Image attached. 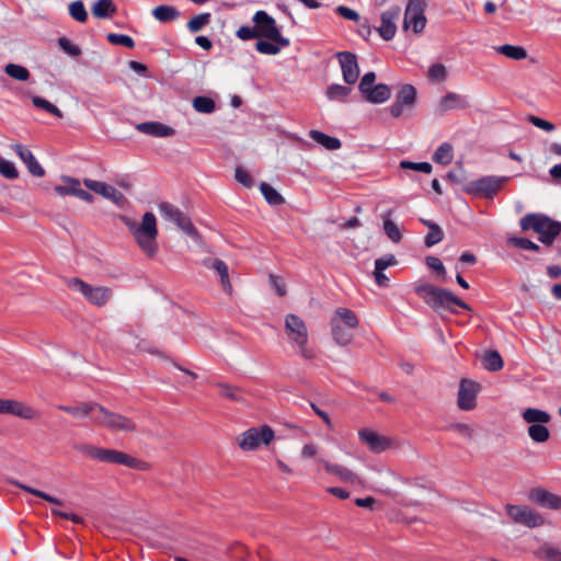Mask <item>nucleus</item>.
<instances>
[{
	"label": "nucleus",
	"instance_id": "1",
	"mask_svg": "<svg viewBox=\"0 0 561 561\" xmlns=\"http://www.w3.org/2000/svg\"><path fill=\"white\" fill-rule=\"evenodd\" d=\"M123 221L135 238L138 247L149 257H153L158 252V228L156 216L147 211L144 214L141 222L123 217Z\"/></svg>",
	"mask_w": 561,
	"mask_h": 561
},
{
	"label": "nucleus",
	"instance_id": "2",
	"mask_svg": "<svg viewBox=\"0 0 561 561\" xmlns=\"http://www.w3.org/2000/svg\"><path fill=\"white\" fill-rule=\"evenodd\" d=\"M415 293L436 312L449 311L456 313L455 306L465 310H471L468 304L445 288H438L431 284H422L415 287Z\"/></svg>",
	"mask_w": 561,
	"mask_h": 561
},
{
	"label": "nucleus",
	"instance_id": "3",
	"mask_svg": "<svg viewBox=\"0 0 561 561\" xmlns=\"http://www.w3.org/2000/svg\"><path fill=\"white\" fill-rule=\"evenodd\" d=\"M519 226L523 231L533 230L538 233V240L547 247H551L561 234V222L541 213L526 214L520 218Z\"/></svg>",
	"mask_w": 561,
	"mask_h": 561
},
{
	"label": "nucleus",
	"instance_id": "4",
	"mask_svg": "<svg viewBox=\"0 0 561 561\" xmlns=\"http://www.w3.org/2000/svg\"><path fill=\"white\" fill-rule=\"evenodd\" d=\"M77 449L90 459L101 462L123 465L137 470H146L148 468L147 462L116 449H107L93 445H81L77 447Z\"/></svg>",
	"mask_w": 561,
	"mask_h": 561
},
{
	"label": "nucleus",
	"instance_id": "5",
	"mask_svg": "<svg viewBox=\"0 0 561 561\" xmlns=\"http://www.w3.org/2000/svg\"><path fill=\"white\" fill-rule=\"evenodd\" d=\"M285 332L288 339L299 348V353L304 358H314V351L307 347L309 336L307 325L299 316L294 313L286 316Z\"/></svg>",
	"mask_w": 561,
	"mask_h": 561
},
{
	"label": "nucleus",
	"instance_id": "6",
	"mask_svg": "<svg viewBox=\"0 0 561 561\" xmlns=\"http://www.w3.org/2000/svg\"><path fill=\"white\" fill-rule=\"evenodd\" d=\"M93 424L105 427L111 432L134 433L137 431L136 422L121 413L105 409L100 404L98 414L92 417Z\"/></svg>",
	"mask_w": 561,
	"mask_h": 561
},
{
	"label": "nucleus",
	"instance_id": "7",
	"mask_svg": "<svg viewBox=\"0 0 561 561\" xmlns=\"http://www.w3.org/2000/svg\"><path fill=\"white\" fill-rule=\"evenodd\" d=\"M66 284L70 290L81 294L88 302L96 307L105 306L112 298L110 287L92 286L78 277L67 278Z\"/></svg>",
	"mask_w": 561,
	"mask_h": 561
},
{
	"label": "nucleus",
	"instance_id": "8",
	"mask_svg": "<svg viewBox=\"0 0 561 561\" xmlns=\"http://www.w3.org/2000/svg\"><path fill=\"white\" fill-rule=\"evenodd\" d=\"M252 21L254 23V27L259 38H267L284 47H288L290 45L289 38L284 37L280 34L276 25L275 19L271 16L267 12L263 10L256 11L253 15Z\"/></svg>",
	"mask_w": 561,
	"mask_h": 561
},
{
	"label": "nucleus",
	"instance_id": "9",
	"mask_svg": "<svg viewBox=\"0 0 561 561\" xmlns=\"http://www.w3.org/2000/svg\"><path fill=\"white\" fill-rule=\"evenodd\" d=\"M508 178L488 175L468 182L462 191L469 195L492 198L503 187Z\"/></svg>",
	"mask_w": 561,
	"mask_h": 561
},
{
	"label": "nucleus",
	"instance_id": "10",
	"mask_svg": "<svg viewBox=\"0 0 561 561\" xmlns=\"http://www.w3.org/2000/svg\"><path fill=\"white\" fill-rule=\"evenodd\" d=\"M274 437L275 433L268 425L251 427L240 435L238 445L245 451L256 450L262 445L268 446Z\"/></svg>",
	"mask_w": 561,
	"mask_h": 561
},
{
	"label": "nucleus",
	"instance_id": "11",
	"mask_svg": "<svg viewBox=\"0 0 561 561\" xmlns=\"http://www.w3.org/2000/svg\"><path fill=\"white\" fill-rule=\"evenodd\" d=\"M425 8V0H409L404 12L403 28L412 27L415 34L422 33L427 23Z\"/></svg>",
	"mask_w": 561,
	"mask_h": 561
},
{
	"label": "nucleus",
	"instance_id": "12",
	"mask_svg": "<svg viewBox=\"0 0 561 561\" xmlns=\"http://www.w3.org/2000/svg\"><path fill=\"white\" fill-rule=\"evenodd\" d=\"M160 215L164 220L171 221L187 236L197 237V230L193 226L188 216L174 205L163 202L159 205Z\"/></svg>",
	"mask_w": 561,
	"mask_h": 561
},
{
	"label": "nucleus",
	"instance_id": "13",
	"mask_svg": "<svg viewBox=\"0 0 561 561\" xmlns=\"http://www.w3.org/2000/svg\"><path fill=\"white\" fill-rule=\"evenodd\" d=\"M505 510L516 524L528 528L540 527L545 524L542 515L526 505L507 504Z\"/></svg>",
	"mask_w": 561,
	"mask_h": 561
},
{
	"label": "nucleus",
	"instance_id": "14",
	"mask_svg": "<svg viewBox=\"0 0 561 561\" xmlns=\"http://www.w3.org/2000/svg\"><path fill=\"white\" fill-rule=\"evenodd\" d=\"M335 58L341 66L344 82L350 85L356 83L359 77L356 55L345 50L336 53Z\"/></svg>",
	"mask_w": 561,
	"mask_h": 561
},
{
	"label": "nucleus",
	"instance_id": "15",
	"mask_svg": "<svg viewBox=\"0 0 561 561\" xmlns=\"http://www.w3.org/2000/svg\"><path fill=\"white\" fill-rule=\"evenodd\" d=\"M61 182L64 184L56 185L54 188V191L57 195H59V196L72 195V196H76V197L87 202V203L93 202V199H94L93 195L91 193H89L88 191L81 188V183L78 179L68 176V175H62Z\"/></svg>",
	"mask_w": 561,
	"mask_h": 561
},
{
	"label": "nucleus",
	"instance_id": "16",
	"mask_svg": "<svg viewBox=\"0 0 561 561\" xmlns=\"http://www.w3.org/2000/svg\"><path fill=\"white\" fill-rule=\"evenodd\" d=\"M479 385L472 380L462 379L458 390L457 404L460 410L470 411L477 405Z\"/></svg>",
	"mask_w": 561,
	"mask_h": 561
},
{
	"label": "nucleus",
	"instance_id": "17",
	"mask_svg": "<svg viewBox=\"0 0 561 561\" xmlns=\"http://www.w3.org/2000/svg\"><path fill=\"white\" fill-rule=\"evenodd\" d=\"M83 184L90 191L100 194L106 199H110L117 206H123L126 202V197L123 193L117 191L114 186L108 185L105 182H100L91 179H84Z\"/></svg>",
	"mask_w": 561,
	"mask_h": 561
},
{
	"label": "nucleus",
	"instance_id": "18",
	"mask_svg": "<svg viewBox=\"0 0 561 561\" xmlns=\"http://www.w3.org/2000/svg\"><path fill=\"white\" fill-rule=\"evenodd\" d=\"M416 100V89L412 84H404L397 93L394 102L390 106L393 117H399L404 108H410Z\"/></svg>",
	"mask_w": 561,
	"mask_h": 561
},
{
	"label": "nucleus",
	"instance_id": "19",
	"mask_svg": "<svg viewBox=\"0 0 561 561\" xmlns=\"http://www.w3.org/2000/svg\"><path fill=\"white\" fill-rule=\"evenodd\" d=\"M401 15L400 7H392L381 13V24L377 28L378 34L385 41H390L397 33V21Z\"/></svg>",
	"mask_w": 561,
	"mask_h": 561
},
{
	"label": "nucleus",
	"instance_id": "20",
	"mask_svg": "<svg viewBox=\"0 0 561 561\" xmlns=\"http://www.w3.org/2000/svg\"><path fill=\"white\" fill-rule=\"evenodd\" d=\"M0 414H11L24 420L38 417V412L33 408L13 399H0Z\"/></svg>",
	"mask_w": 561,
	"mask_h": 561
},
{
	"label": "nucleus",
	"instance_id": "21",
	"mask_svg": "<svg viewBox=\"0 0 561 561\" xmlns=\"http://www.w3.org/2000/svg\"><path fill=\"white\" fill-rule=\"evenodd\" d=\"M528 499L541 507L553 511L561 510V496L543 488L531 489L529 491Z\"/></svg>",
	"mask_w": 561,
	"mask_h": 561
},
{
	"label": "nucleus",
	"instance_id": "22",
	"mask_svg": "<svg viewBox=\"0 0 561 561\" xmlns=\"http://www.w3.org/2000/svg\"><path fill=\"white\" fill-rule=\"evenodd\" d=\"M360 442L369 448L370 451L379 454L391 446V439L374 432L371 430H360L358 432Z\"/></svg>",
	"mask_w": 561,
	"mask_h": 561
},
{
	"label": "nucleus",
	"instance_id": "23",
	"mask_svg": "<svg viewBox=\"0 0 561 561\" xmlns=\"http://www.w3.org/2000/svg\"><path fill=\"white\" fill-rule=\"evenodd\" d=\"M11 149L16 153V156L25 163L27 171L37 178H42L45 175L44 168L38 163L34 154L30 149L21 144L11 145Z\"/></svg>",
	"mask_w": 561,
	"mask_h": 561
},
{
	"label": "nucleus",
	"instance_id": "24",
	"mask_svg": "<svg viewBox=\"0 0 561 561\" xmlns=\"http://www.w3.org/2000/svg\"><path fill=\"white\" fill-rule=\"evenodd\" d=\"M469 107L470 102L468 98L456 92H447L443 98H440L437 105V110L440 114H445L454 110H467Z\"/></svg>",
	"mask_w": 561,
	"mask_h": 561
},
{
	"label": "nucleus",
	"instance_id": "25",
	"mask_svg": "<svg viewBox=\"0 0 561 561\" xmlns=\"http://www.w3.org/2000/svg\"><path fill=\"white\" fill-rule=\"evenodd\" d=\"M99 407L100 404L96 402H80L77 405L59 404L57 405V409L77 419L85 417L89 415L92 419L93 415L98 414Z\"/></svg>",
	"mask_w": 561,
	"mask_h": 561
},
{
	"label": "nucleus",
	"instance_id": "26",
	"mask_svg": "<svg viewBox=\"0 0 561 561\" xmlns=\"http://www.w3.org/2000/svg\"><path fill=\"white\" fill-rule=\"evenodd\" d=\"M320 462L328 473L336 476L341 481L352 484L362 483L359 477L348 468L337 463H330L324 459H320Z\"/></svg>",
	"mask_w": 561,
	"mask_h": 561
},
{
	"label": "nucleus",
	"instance_id": "27",
	"mask_svg": "<svg viewBox=\"0 0 561 561\" xmlns=\"http://www.w3.org/2000/svg\"><path fill=\"white\" fill-rule=\"evenodd\" d=\"M204 265L217 272L224 291L231 295L232 286L229 279L228 265L220 259L205 260Z\"/></svg>",
	"mask_w": 561,
	"mask_h": 561
},
{
	"label": "nucleus",
	"instance_id": "28",
	"mask_svg": "<svg viewBox=\"0 0 561 561\" xmlns=\"http://www.w3.org/2000/svg\"><path fill=\"white\" fill-rule=\"evenodd\" d=\"M140 133L154 137H169L174 134V129L159 122H146L136 126Z\"/></svg>",
	"mask_w": 561,
	"mask_h": 561
},
{
	"label": "nucleus",
	"instance_id": "29",
	"mask_svg": "<svg viewBox=\"0 0 561 561\" xmlns=\"http://www.w3.org/2000/svg\"><path fill=\"white\" fill-rule=\"evenodd\" d=\"M369 103L378 104L388 101L391 96V89L385 83L376 84L362 93Z\"/></svg>",
	"mask_w": 561,
	"mask_h": 561
},
{
	"label": "nucleus",
	"instance_id": "30",
	"mask_svg": "<svg viewBox=\"0 0 561 561\" xmlns=\"http://www.w3.org/2000/svg\"><path fill=\"white\" fill-rule=\"evenodd\" d=\"M331 333L336 344L341 346L348 345L352 342L353 333L351 329L342 328L336 320H330Z\"/></svg>",
	"mask_w": 561,
	"mask_h": 561
},
{
	"label": "nucleus",
	"instance_id": "31",
	"mask_svg": "<svg viewBox=\"0 0 561 561\" xmlns=\"http://www.w3.org/2000/svg\"><path fill=\"white\" fill-rule=\"evenodd\" d=\"M522 417L529 425L549 423L551 421V415L547 411L537 408L525 409L522 412Z\"/></svg>",
	"mask_w": 561,
	"mask_h": 561
},
{
	"label": "nucleus",
	"instance_id": "32",
	"mask_svg": "<svg viewBox=\"0 0 561 561\" xmlns=\"http://www.w3.org/2000/svg\"><path fill=\"white\" fill-rule=\"evenodd\" d=\"M331 320H336L337 323H343L347 329L354 330L358 327V319L355 312L347 308H337Z\"/></svg>",
	"mask_w": 561,
	"mask_h": 561
},
{
	"label": "nucleus",
	"instance_id": "33",
	"mask_svg": "<svg viewBox=\"0 0 561 561\" xmlns=\"http://www.w3.org/2000/svg\"><path fill=\"white\" fill-rule=\"evenodd\" d=\"M117 11L113 0H98L93 3L91 12L96 19H107Z\"/></svg>",
	"mask_w": 561,
	"mask_h": 561
},
{
	"label": "nucleus",
	"instance_id": "34",
	"mask_svg": "<svg viewBox=\"0 0 561 561\" xmlns=\"http://www.w3.org/2000/svg\"><path fill=\"white\" fill-rule=\"evenodd\" d=\"M309 137L328 150H337L342 146V142L339 138L331 137L316 129L309 131Z\"/></svg>",
	"mask_w": 561,
	"mask_h": 561
},
{
	"label": "nucleus",
	"instance_id": "35",
	"mask_svg": "<svg viewBox=\"0 0 561 561\" xmlns=\"http://www.w3.org/2000/svg\"><path fill=\"white\" fill-rule=\"evenodd\" d=\"M152 15L161 23H168L180 16V11L172 5H158L152 10Z\"/></svg>",
	"mask_w": 561,
	"mask_h": 561
},
{
	"label": "nucleus",
	"instance_id": "36",
	"mask_svg": "<svg viewBox=\"0 0 561 561\" xmlns=\"http://www.w3.org/2000/svg\"><path fill=\"white\" fill-rule=\"evenodd\" d=\"M546 424L547 423L531 424L528 426L527 433L533 442L542 444L549 440L550 431Z\"/></svg>",
	"mask_w": 561,
	"mask_h": 561
},
{
	"label": "nucleus",
	"instance_id": "37",
	"mask_svg": "<svg viewBox=\"0 0 561 561\" xmlns=\"http://www.w3.org/2000/svg\"><path fill=\"white\" fill-rule=\"evenodd\" d=\"M535 556L545 561H561V550L545 542L536 551Z\"/></svg>",
	"mask_w": 561,
	"mask_h": 561
},
{
	"label": "nucleus",
	"instance_id": "38",
	"mask_svg": "<svg viewBox=\"0 0 561 561\" xmlns=\"http://www.w3.org/2000/svg\"><path fill=\"white\" fill-rule=\"evenodd\" d=\"M216 386L219 388V394L221 397L237 402L244 400V391L241 388L221 382L216 383Z\"/></svg>",
	"mask_w": 561,
	"mask_h": 561
},
{
	"label": "nucleus",
	"instance_id": "39",
	"mask_svg": "<svg viewBox=\"0 0 561 561\" xmlns=\"http://www.w3.org/2000/svg\"><path fill=\"white\" fill-rule=\"evenodd\" d=\"M495 50L504 55L507 58L514 59V60H522L527 57V51L522 46H514L510 44L501 45L495 47Z\"/></svg>",
	"mask_w": 561,
	"mask_h": 561
},
{
	"label": "nucleus",
	"instance_id": "40",
	"mask_svg": "<svg viewBox=\"0 0 561 561\" xmlns=\"http://www.w3.org/2000/svg\"><path fill=\"white\" fill-rule=\"evenodd\" d=\"M454 159L453 146L448 142L442 144L433 154V161L443 165L449 164Z\"/></svg>",
	"mask_w": 561,
	"mask_h": 561
},
{
	"label": "nucleus",
	"instance_id": "41",
	"mask_svg": "<svg viewBox=\"0 0 561 561\" xmlns=\"http://www.w3.org/2000/svg\"><path fill=\"white\" fill-rule=\"evenodd\" d=\"M260 191L265 201L272 206H278L285 203L284 197L274 187L265 182L261 183Z\"/></svg>",
	"mask_w": 561,
	"mask_h": 561
},
{
	"label": "nucleus",
	"instance_id": "42",
	"mask_svg": "<svg viewBox=\"0 0 561 561\" xmlns=\"http://www.w3.org/2000/svg\"><path fill=\"white\" fill-rule=\"evenodd\" d=\"M352 89L346 85L333 83L328 87L325 95L330 101H342L344 102L350 95Z\"/></svg>",
	"mask_w": 561,
	"mask_h": 561
},
{
	"label": "nucleus",
	"instance_id": "43",
	"mask_svg": "<svg viewBox=\"0 0 561 561\" xmlns=\"http://www.w3.org/2000/svg\"><path fill=\"white\" fill-rule=\"evenodd\" d=\"M503 359L497 351H489L483 356L484 368L490 371H497L503 368Z\"/></svg>",
	"mask_w": 561,
	"mask_h": 561
},
{
	"label": "nucleus",
	"instance_id": "44",
	"mask_svg": "<svg viewBox=\"0 0 561 561\" xmlns=\"http://www.w3.org/2000/svg\"><path fill=\"white\" fill-rule=\"evenodd\" d=\"M4 72L18 81H27L31 77L27 68L16 64H8L4 68Z\"/></svg>",
	"mask_w": 561,
	"mask_h": 561
},
{
	"label": "nucleus",
	"instance_id": "45",
	"mask_svg": "<svg viewBox=\"0 0 561 561\" xmlns=\"http://www.w3.org/2000/svg\"><path fill=\"white\" fill-rule=\"evenodd\" d=\"M210 20L211 14L209 12L197 14L187 22V28L191 33H197L208 25Z\"/></svg>",
	"mask_w": 561,
	"mask_h": 561
},
{
	"label": "nucleus",
	"instance_id": "46",
	"mask_svg": "<svg viewBox=\"0 0 561 561\" xmlns=\"http://www.w3.org/2000/svg\"><path fill=\"white\" fill-rule=\"evenodd\" d=\"M69 14L77 22L84 23L88 20V12L81 0L72 1L69 4Z\"/></svg>",
	"mask_w": 561,
	"mask_h": 561
},
{
	"label": "nucleus",
	"instance_id": "47",
	"mask_svg": "<svg viewBox=\"0 0 561 561\" xmlns=\"http://www.w3.org/2000/svg\"><path fill=\"white\" fill-rule=\"evenodd\" d=\"M32 103L35 107L44 110L47 113H49L58 118H62V116H64L62 112L56 105H54L49 101L45 100L44 98L33 96Z\"/></svg>",
	"mask_w": 561,
	"mask_h": 561
},
{
	"label": "nucleus",
	"instance_id": "48",
	"mask_svg": "<svg viewBox=\"0 0 561 561\" xmlns=\"http://www.w3.org/2000/svg\"><path fill=\"white\" fill-rule=\"evenodd\" d=\"M193 107L195 111L204 114H210L215 111V101L207 96H196L193 100Z\"/></svg>",
	"mask_w": 561,
	"mask_h": 561
},
{
	"label": "nucleus",
	"instance_id": "49",
	"mask_svg": "<svg viewBox=\"0 0 561 561\" xmlns=\"http://www.w3.org/2000/svg\"><path fill=\"white\" fill-rule=\"evenodd\" d=\"M14 485H16L18 488H20L21 490L27 492V493H31L35 496H38L49 503H53V504H56V505H62V502L61 500L55 497V496H51L41 490H37V489H34V488H31L24 483H21V482H13Z\"/></svg>",
	"mask_w": 561,
	"mask_h": 561
},
{
	"label": "nucleus",
	"instance_id": "50",
	"mask_svg": "<svg viewBox=\"0 0 561 561\" xmlns=\"http://www.w3.org/2000/svg\"><path fill=\"white\" fill-rule=\"evenodd\" d=\"M382 228H383L386 236L392 242L399 243L402 240V233H401L398 225L393 220H391L389 218H385Z\"/></svg>",
	"mask_w": 561,
	"mask_h": 561
},
{
	"label": "nucleus",
	"instance_id": "51",
	"mask_svg": "<svg viewBox=\"0 0 561 561\" xmlns=\"http://www.w3.org/2000/svg\"><path fill=\"white\" fill-rule=\"evenodd\" d=\"M283 46L268 41L260 39L255 43V48L259 53L264 55H277Z\"/></svg>",
	"mask_w": 561,
	"mask_h": 561
},
{
	"label": "nucleus",
	"instance_id": "52",
	"mask_svg": "<svg viewBox=\"0 0 561 561\" xmlns=\"http://www.w3.org/2000/svg\"><path fill=\"white\" fill-rule=\"evenodd\" d=\"M444 239V231L439 226H430V232L424 239V243L427 248L434 247Z\"/></svg>",
	"mask_w": 561,
	"mask_h": 561
},
{
	"label": "nucleus",
	"instance_id": "53",
	"mask_svg": "<svg viewBox=\"0 0 561 561\" xmlns=\"http://www.w3.org/2000/svg\"><path fill=\"white\" fill-rule=\"evenodd\" d=\"M106 39L113 45H122L130 49L135 47V41L125 34L108 33Z\"/></svg>",
	"mask_w": 561,
	"mask_h": 561
},
{
	"label": "nucleus",
	"instance_id": "54",
	"mask_svg": "<svg viewBox=\"0 0 561 561\" xmlns=\"http://www.w3.org/2000/svg\"><path fill=\"white\" fill-rule=\"evenodd\" d=\"M427 77L432 81L442 82L447 77L446 67L443 64H434L430 67Z\"/></svg>",
	"mask_w": 561,
	"mask_h": 561
},
{
	"label": "nucleus",
	"instance_id": "55",
	"mask_svg": "<svg viewBox=\"0 0 561 561\" xmlns=\"http://www.w3.org/2000/svg\"><path fill=\"white\" fill-rule=\"evenodd\" d=\"M400 168L409 169V170H413V171H417V172H423V173H427V174L431 173L433 170L432 164L428 162H412V161H408V160L401 161Z\"/></svg>",
	"mask_w": 561,
	"mask_h": 561
},
{
	"label": "nucleus",
	"instance_id": "56",
	"mask_svg": "<svg viewBox=\"0 0 561 561\" xmlns=\"http://www.w3.org/2000/svg\"><path fill=\"white\" fill-rule=\"evenodd\" d=\"M508 243L516 248L523 249V250H529V251H538L539 250V245L527 238L513 237V238L508 239Z\"/></svg>",
	"mask_w": 561,
	"mask_h": 561
},
{
	"label": "nucleus",
	"instance_id": "57",
	"mask_svg": "<svg viewBox=\"0 0 561 561\" xmlns=\"http://www.w3.org/2000/svg\"><path fill=\"white\" fill-rule=\"evenodd\" d=\"M58 45L64 53H66L67 55L71 56V57H77L81 54L80 47L78 45H75L67 37L58 38Z\"/></svg>",
	"mask_w": 561,
	"mask_h": 561
},
{
	"label": "nucleus",
	"instance_id": "58",
	"mask_svg": "<svg viewBox=\"0 0 561 561\" xmlns=\"http://www.w3.org/2000/svg\"><path fill=\"white\" fill-rule=\"evenodd\" d=\"M0 173L4 178L10 180L16 179L19 176V172L15 165L12 162L4 160L2 158H0Z\"/></svg>",
	"mask_w": 561,
	"mask_h": 561
},
{
	"label": "nucleus",
	"instance_id": "59",
	"mask_svg": "<svg viewBox=\"0 0 561 561\" xmlns=\"http://www.w3.org/2000/svg\"><path fill=\"white\" fill-rule=\"evenodd\" d=\"M425 261H426V265L430 268H432L433 271H435L437 273V275L443 278V280L446 279V268L438 257L427 256Z\"/></svg>",
	"mask_w": 561,
	"mask_h": 561
},
{
	"label": "nucleus",
	"instance_id": "60",
	"mask_svg": "<svg viewBox=\"0 0 561 561\" xmlns=\"http://www.w3.org/2000/svg\"><path fill=\"white\" fill-rule=\"evenodd\" d=\"M236 180L244 185L245 187H251L253 185V180L249 172L241 167H237L234 171Z\"/></svg>",
	"mask_w": 561,
	"mask_h": 561
},
{
	"label": "nucleus",
	"instance_id": "61",
	"mask_svg": "<svg viewBox=\"0 0 561 561\" xmlns=\"http://www.w3.org/2000/svg\"><path fill=\"white\" fill-rule=\"evenodd\" d=\"M237 36L242 41H249L253 38H259L255 27H251L248 25H242L237 30Z\"/></svg>",
	"mask_w": 561,
	"mask_h": 561
},
{
	"label": "nucleus",
	"instance_id": "62",
	"mask_svg": "<svg viewBox=\"0 0 561 561\" xmlns=\"http://www.w3.org/2000/svg\"><path fill=\"white\" fill-rule=\"evenodd\" d=\"M376 80V73L374 71L366 72L359 81L358 89L360 93L368 91L369 88L374 87Z\"/></svg>",
	"mask_w": 561,
	"mask_h": 561
},
{
	"label": "nucleus",
	"instance_id": "63",
	"mask_svg": "<svg viewBox=\"0 0 561 561\" xmlns=\"http://www.w3.org/2000/svg\"><path fill=\"white\" fill-rule=\"evenodd\" d=\"M397 264V259L393 254H387L382 257H379L375 261V267L377 271H383L389 266H393Z\"/></svg>",
	"mask_w": 561,
	"mask_h": 561
},
{
	"label": "nucleus",
	"instance_id": "64",
	"mask_svg": "<svg viewBox=\"0 0 561 561\" xmlns=\"http://www.w3.org/2000/svg\"><path fill=\"white\" fill-rule=\"evenodd\" d=\"M336 13L345 20H350V21H358L359 20V14L355 10H353L348 7H345V5H339L336 8Z\"/></svg>",
	"mask_w": 561,
	"mask_h": 561
}]
</instances>
